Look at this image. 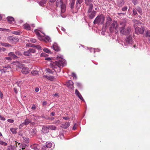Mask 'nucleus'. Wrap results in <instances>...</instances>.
<instances>
[{"instance_id": "nucleus-35", "label": "nucleus", "mask_w": 150, "mask_h": 150, "mask_svg": "<svg viewBox=\"0 0 150 150\" xmlns=\"http://www.w3.org/2000/svg\"><path fill=\"white\" fill-rule=\"evenodd\" d=\"M27 145L25 144H21L19 146L20 148L22 149L23 150L25 149Z\"/></svg>"}, {"instance_id": "nucleus-12", "label": "nucleus", "mask_w": 150, "mask_h": 150, "mask_svg": "<svg viewBox=\"0 0 150 150\" xmlns=\"http://www.w3.org/2000/svg\"><path fill=\"white\" fill-rule=\"evenodd\" d=\"M66 85L69 88L71 89H72L74 88L73 82L71 80H69L67 82Z\"/></svg>"}, {"instance_id": "nucleus-23", "label": "nucleus", "mask_w": 150, "mask_h": 150, "mask_svg": "<svg viewBox=\"0 0 150 150\" xmlns=\"http://www.w3.org/2000/svg\"><path fill=\"white\" fill-rule=\"evenodd\" d=\"M31 120L30 119L26 118L24 122H23V124L25 125H27L31 122Z\"/></svg>"}, {"instance_id": "nucleus-13", "label": "nucleus", "mask_w": 150, "mask_h": 150, "mask_svg": "<svg viewBox=\"0 0 150 150\" xmlns=\"http://www.w3.org/2000/svg\"><path fill=\"white\" fill-rule=\"evenodd\" d=\"M112 21V19L110 16H108V17H107L106 19V27H108L109 26V25L111 23Z\"/></svg>"}, {"instance_id": "nucleus-26", "label": "nucleus", "mask_w": 150, "mask_h": 150, "mask_svg": "<svg viewBox=\"0 0 150 150\" xmlns=\"http://www.w3.org/2000/svg\"><path fill=\"white\" fill-rule=\"evenodd\" d=\"M52 144L50 142H46L45 143V146L48 148H50L52 147Z\"/></svg>"}, {"instance_id": "nucleus-31", "label": "nucleus", "mask_w": 150, "mask_h": 150, "mask_svg": "<svg viewBox=\"0 0 150 150\" xmlns=\"http://www.w3.org/2000/svg\"><path fill=\"white\" fill-rule=\"evenodd\" d=\"M49 129L52 130H55L57 129L56 127L54 125H51L49 126Z\"/></svg>"}, {"instance_id": "nucleus-51", "label": "nucleus", "mask_w": 150, "mask_h": 150, "mask_svg": "<svg viewBox=\"0 0 150 150\" xmlns=\"http://www.w3.org/2000/svg\"><path fill=\"white\" fill-rule=\"evenodd\" d=\"M15 54L17 56L18 55H21V54L20 51H16L15 52Z\"/></svg>"}, {"instance_id": "nucleus-5", "label": "nucleus", "mask_w": 150, "mask_h": 150, "mask_svg": "<svg viewBox=\"0 0 150 150\" xmlns=\"http://www.w3.org/2000/svg\"><path fill=\"white\" fill-rule=\"evenodd\" d=\"M109 30L111 33L113 32L115 30V32L118 28V25L117 22L116 21H113L112 23L109 25Z\"/></svg>"}, {"instance_id": "nucleus-14", "label": "nucleus", "mask_w": 150, "mask_h": 150, "mask_svg": "<svg viewBox=\"0 0 150 150\" xmlns=\"http://www.w3.org/2000/svg\"><path fill=\"white\" fill-rule=\"evenodd\" d=\"M23 74H26L29 73V69L27 67H23L21 71Z\"/></svg>"}, {"instance_id": "nucleus-61", "label": "nucleus", "mask_w": 150, "mask_h": 150, "mask_svg": "<svg viewBox=\"0 0 150 150\" xmlns=\"http://www.w3.org/2000/svg\"><path fill=\"white\" fill-rule=\"evenodd\" d=\"M36 107L35 105H33L31 107V109L33 110H35L36 109Z\"/></svg>"}, {"instance_id": "nucleus-45", "label": "nucleus", "mask_w": 150, "mask_h": 150, "mask_svg": "<svg viewBox=\"0 0 150 150\" xmlns=\"http://www.w3.org/2000/svg\"><path fill=\"white\" fill-rule=\"evenodd\" d=\"M23 139L26 143H28L29 138L25 137H23Z\"/></svg>"}, {"instance_id": "nucleus-21", "label": "nucleus", "mask_w": 150, "mask_h": 150, "mask_svg": "<svg viewBox=\"0 0 150 150\" xmlns=\"http://www.w3.org/2000/svg\"><path fill=\"white\" fill-rule=\"evenodd\" d=\"M124 4V2L123 0H118L117 1V5L118 6L122 7Z\"/></svg>"}, {"instance_id": "nucleus-4", "label": "nucleus", "mask_w": 150, "mask_h": 150, "mask_svg": "<svg viewBox=\"0 0 150 150\" xmlns=\"http://www.w3.org/2000/svg\"><path fill=\"white\" fill-rule=\"evenodd\" d=\"M105 20V18L104 15L101 14L98 16L94 20L93 23L94 24L102 25L104 23Z\"/></svg>"}, {"instance_id": "nucleus-1", "label": "nucleus", "mask_w": 150, "mask_h": 150, "mask_svg": "<svg viewBox=\"0 0 150 150\" xmlns=\"http://www.w3.org/2000/svg\"><path fill=\"white\" fill-rule=\"evenodd\" d=\"M65 60L59 57H57V60L54 62H51L50 64L51 67L56 72L60 71L61 69L66 65Z\"/></svg>"}, {"instance_id": "nucleus-15", "label": "nucleus", "mask_w": 150, "mask_h": 150, "mask_svg": "<svg viewBox=\"0 0 150 150\" xmlns=\"http://www.w3.org/2000/svg\"><path fill=\"white\" fill-rule=\"evenodd\" d=\"M49 126L48 127L44 126H43L42 129V131L44 133H48L49 132Z\"/></svg>"}, {"instance_id": "nucleus-58", "label": "nucleus", "mask_w": 150, "mask_h": 150, "mask_svg": "<svg viewBox=\"0 0 150 150\" xmlns=\"http://www.w3.org/2000/svg\"><path fill=\"white\" fill-rule=\"evenodd\" d=\"M13 33L16 35H19L20 34V32L16 31L13 32Z\"/></svg>"}, {"instance_id": "nucleus-28", "label": "nucleus", "mask_w": 150, "mask_h": 150, "mask_svg": "<svg viewBox=\"0 0 150 150\" xmlns=\"http://www.w3.org/2000/svg\"><path fill=\"white\" fill-rule=\"evenodd\" d=\"M7 150H16V148L15 146L10 145L8 146Z\"/></svg>"}, {"instance_id": "nucleus-47", "label": "nucleus", "mask_w": 150, "mask_h": 150, "mask_svg": "<svg viewBox=\"0 0 150 150\" xmlns=\"http://www.w3.org/2000/svg\"><path fill=\"white\" fill-rule=\"evenodd\" d=\"M76 8L78 10L79 9L81 6V5L80 4H79L77 2L76 3Z\"/></svg>"}, {"instance_id": "nucleus-30", "label": "nucleus", "mask_w": 150, "mask_h": 150, "mask_svg": "<svg viewBox=\"0 0 150 150\" xmlns=\"http://www.w3.org/2000/svg\"><path fill=\"white\" fill-rule=\"evenodd\" d=\"M1 45L2 46H4L5 47H10L11 46V45L10 44L5 42H1Z\"/></svg>"}, {"instance_id": "nucleus-3", "label": "nucleus", "mask_w": 150, "mask_h": 150, "mask_svg": "<svg viewBox=\"0 0 150 150\" xmlns=\"http://www.w3.org/2000/svg\"><path fill=\"white\" fill-rule=\"evenodd\" d=\"M56 5L57 7H60L61 13V16L63 18H65V15H63L62 13H64L66 10V5L63 3V1L61 0H57L56 2Z\"/></svg>"}, {"instance_id": "nucleus-41", "label": "nucleus", "mask_w": 150, "mask_h": 150, "mask_svg": "<svg viewBox=\"0 0 150 150\" xmlns=\"http://www.w3.org/2000/svg\"><path fill=\"white\" fill-rule=\"evenodd\" d=\"M0 144L5 146H7V143L1 140H0Z\"/></svg>"}, {"instance_id": "nucleus-55", "label": "nucleus", "mask_w": 150, "mask_h": 150, "mask_svg": "<svg viewBox=\"0 0 150 150\" xmlns=\"http://www.w3.org/2000/svg\"><path fill=\"white\" fill-rule=\"evenodd\" d=\"M132 2L135 5L138 3L137 0H132Z\"/></svg>"}, {"instance_id": "nucleus-59", "label": "nucleus", "mask_w": 150, "mask_h": 150, "mask_svg": "<svg viewBox=\"0 0 150 150\" xmlns=\"http://www.w3.org/2000/svg\"><path fill=\"white\" fill-rule=\"evenodd\" d=\"M83 1V0H77L76 2L78 3L79 4H80L82 3Z\"/></svg>"}, {"instance_id": "nucleus-50", "label": "nucleus", "mask_w": 150, "mask_h": 150, "mask_svg": "<svg viewBox=\"0 0 150 150\" xmlns=\"http://www.w3.org/2000/svg\"><path fill=\"white\" fill-rule=\"evenodd\" d=\"M41 149L42 150H48V148L46 147L45 145H43Z\"/></svg>"}, {"instance_id": "nucleus-11", "label": "nucleus", "mask_w": 150, "mask_h": 150, "mask_svg": "<svg viewBox=\"0 0 150 150\" xmlns=\"http://www.w3.org/2000/svg\"><path fill=\"white\" fill-rule=\"evenodd\" d=\"M132 37L131 35H129L125 39L126 42L127 44H132Z\"/></svg>"}, {"instance_id": "nucleus-40", "label": "nucleus", "mask_w": 150, "mask_h": 150, "mask_svg": "<svg viewBox=\"0 0 150 150\" xmlns=\"http://www.w3.org/2000/svg\"><path fill=\"white\" fill-rule=\"evenodd\" d=\"M34 32L38 36V37H40V35L39 32L37 30H35Z\"/></svg>"}, {"instance_id": "nucleus-22", "label": "nucleus", "mask_w": 150, "mask_h": 150, "mask_svg": "<svg viewBox=\"0 0 150 150\" xmlns=\"http://www.w3.org/2000/svg\"><path fill=\"white\" fill-rule=\"evenodd\" d=\"M8 21L9 23H13L14 22V18L11 16H8L7 18Z\"/></svg>"}, {"instance_id": "nucleus-24", "label": "nucleus", "mask_w": 150, "mask_h": 150, "mask_svg": "<svg viewBox=\"0 0 150 150\" xmlns=\"http://www.w3.org/2000/svg\"><path fill=\"white\" fill-rule=\"evenodd\" d=\"M47 0H41L40 2H38V4L40 6H43L46 3Z\"/></svg>"}, {"instance_id": "nucleus-57", "label": "nucleus", "mask_w": 150, "mask_h": 150, "mask_svg": "<svg viewBox=\"0 0 150 150\" xmlns=\"http://www.w3.org/2000/svg\"><path fill=\"white\" fill-rule=\"evenodd\" d=\"M30 41L31 42L33 43H35L36 42V40L35 39H31L30 40Z\"/></svg>"}, {"instance_id": "nucleus-27", "label": "nucleus", "mask_w": 150, "mask_h": 150, "mask_svg": "<svg viewBox=\"0 0 150 150\" xmlns=\"http://www.w3.org/2000/svg\"><path fill=\"white\" fill-rule=\"evenodd\" d=\"M23 27L26 30H30V25L27 23L23 25Z\"/></svg>"}, {"instance_id": "nucleus-56", "label": "nucleus", "mask_w": 150, "mask_h": 150, "mask_svg": "<svg viewBox=\"0 0 150 150\" xmlns=\"http://www.w3.org/2000/svg\"><path fill=\"white\" fill-rule=\"evenodd\" d=\"M32 73L34 75H36L38 74V71L36 70L32 71Z\"/></svg>"}, {"instance_id": "nucleus-62", "label": "nucleus", "mask_w": 150, "mask_h": 150, "mask_svg": "<svg viewBox=\"0 0 150 150\" xmlns=\"http://www.w3.org/2000/svg\"><path fill=\"white\" fill-rule=\"evenodd\" d=\"M90 51L91 52H94V53L96 52V51L95 50V49H94L93 48H90Z\"/></svg>"}, {"instance_id": "nucleus-60", "label": "nucleus", "mask_w": 150, "mask_h": 150, "mask_svg": "<svg viewBox=\"0 0 150 150\" xmlns=\"http://www.w3.org/2000/svg\"><path fill=\"white\" fill-rule=\"evenodd\" d=\"M47 55L45 53L43 52L40 55L41 56H44V57H46Z\"/></svg>"}, {"instance_id": "nucleus-46", "label": "nucleus", "mask_w": 150, "mask_h": 150, "mask_svg": "<svg viewBox=\"0 0 150 150\" xmlns=\"http://www.w3.org/2000/svg\"><path fill=\"white\" fill-rule=\"evenodd\" d=\"M133 14L134 16H135L137 14V11L134 8L132 10Z\"/></svg>"}, {"instance_id": "nucleus-53", "label": "nucleus", "mask_w": 150, "mask_h": 150, "mask_svg": "<svg viewBox=\"0 0 150 150\" xmlns=\"http://www.w3.org/2000/svg\"><path fill=\"white\" fill-rule=\"evenodd\" d=\"M4 59L7 60L8 61H11L12 60V59L10 57H6Z\"/></svg>"}, {"instance_id": "nucleus-39", "label": "nucleus", "mask_w": 150, "mask_h": 150, "mask_svg": "<svg viewBox=\"0 0 150 150\" xmlns=\"http://www.w3.org/2000/svg\"><path fill=\"white\" fill-rule=\"evenodd\" d=\"M10 131L12 132V133L13 134H15L17 133V132L16 131V129L14 128H11L10 129Z\"/></svg>"}, {"instance_id": "nucleus-42", "label": "nucleus", "mask_w": 150, "mask_h": 150, "mask_svg": "<svg viewBox=\"0 0 150 150\" xmlns=\"http://www.w3.org/2000/svg\"><path fill=\"white\" fill-rule=\"evenodd\" d=\"M33 116H34V120L35 121H36L38 119H40L41 116H35L34 115H33Z\"/></svg>"}, {"instance_id": "nucleus-52", "label": "nucleus", "mask_w": 150, "mask_h": 150, "mask_svg": "<svg viewBox=\"0 0 150 150\" xmlns=\"http://www.w3.org/2000/svg\"><path fill=\"white\" fill-rule=\"evenodd\" d=\"M71 76L74 78H75L76 79H77V77L76 74L74 72H72L71 74Z\"/></svg>"}, {"instance_id": "nucleus-36", "label": "nucleus", "mask_w": 150, "mask_h": 150, "mask_svg": "<svg viewBox=\"0 0 150 150\" xmlns=\"http://www.w3.org/2000/svg\"><path fill=\"white\" fill-rule=\"evenodd\" d=\"M44 40L45 42H50L51 41L50 38L49 36H46Z\"/></svg>"}, {"instance_id": "nucleus-8", "label": "nucleus", "mask_w": 150, "mask_h": 150, "mask_svg": "<svg viewBox=\"0 0 150 150\" xmlns=\"http://www.w3.org/2000/svg\"><path fill=\"white\" fill-rule=\"evenodd\" d=\"M35 50L33 48H30L28 50L25 51L23 53V54L26 56H31L35 52Z\"/></svg>"}, {"instance_id": "nucleus-43", "label": "nucleus", "mask_w": 150, "mask_h": 150, "mask_svg": "<svg viewBox=\"0 0 150 150\" xmlns=\"http://www.w3.org/2000/svg\"><path fill=\"white\" fill-rule=\"evenodd\" d=\"M76 86L79 88H81L82 87L81 83L79 82H76Z\"/></svg>"}, {"instance_id": "nucleus-38", "label": "nucleus", "mask_w": 150, "mask_h": 150, "mask_svg": "<svg viewBox=\"0 0 150 150\" xmlns=\"http://www.w3.org/2000/svg\"><path fill=\"white\" fill-rule=\"evenodd\" d=\"M145 36L146 37H150V30H147L146 32Z\"/></svg>"}, {"instance_id": "nucleus-16", "label": "nucleus", "mask_w": 150, "mask_h": 150, "mask_svg": "<svg viewBox=\"0 0 150 150\" xmlns=\"http://www.w3.org/2000/svg\"><path fill=\"white\" fill-rule=\"evenodd\" d=\"M52 48H53L55 51H58L60 50L59 47L57 46V44L56 43H54Z\"/></svg>"}, {"instance_id": "nucleus-29", "label": "nucleus", "mask_w": 150, "mask_h": 150, "mask_svg": "<svg viewBox=\"0 0 150 150\" xmlns=\"http://www.w3.org/2000/svg\"><path fill=\"white\" fill-rule=\"evenodd\" d=\"M44 77H46L48 80L51 81H54V77L53 76H44Z\"/></svg>"}, {"instance_id": "nucleus-9", "label": "nucleus", "mask_w": 150, "mask_h": 150, "mask_svg": "<svg viewBox=\"0 0 150 150\" xmlns=\"http://www.w3.org/2000/svg\"><path fill=\"white\" fill-rule=\"evenodd\" d=\"M93 0H84V4L88 7V8H93Z\"/></svg>"}, {"instance_id": "nucleus-7", "label": "nucleus", "mask_w": 150, "mask_h": 150, "mask_svg": "<svg viewBox=\"0 0 150 150\" xmlns=\"http://www.w3.org/2000/svg\"><path fill=\"white\" fill-rule=\"evenodd\" d=\"M145 30L144 26H141V28L137 27L135 28V33L137 35L143 34Z\"/></svg>"}, {"instance_id": "nucleus-48", "label": "nucleus", "mask_w": 150, "mask_h": 150, "mask_svg": "<svg viewBox=\"0 0 150 150\" xmlns=\"http://www.w3.org/2000/svg\"><path fill=\"white\" fill-rule=\"evenodd\" d=\"M4 69H6L7 70H10L11 69V67L8 65H6L3 66Z\"/></svg>"}, {"instance_id": "nucleus-17", "label": "nucleus", "mask_w": 150, "mask_h": 150, "mask_svg": "<svg viewBox=\"0 0 150 150\" xmlns=\"http://www.w3.org/2000/svg\"><path fill=\"white\" fill-rule=\"evenodd\" d=\"M75 93L76 96H77L79 99L82 100L84 101V99L82 97V96L78 91L77 89H76L75 91Z\"/></svg>"}, {"instance_id": "nucleus-33", "label": "nucleus", "mask_w": 150, "mask_h": 150, "mask_svg": "<svg viewBox=\"0 0 150 150\" xmlns=\"http://www.w3.org/2000/svg\"><path fill=\"white\" fill-rule=\"evenodd\" d=\"M136 10L139 13V14L141 15H142L143 13L142 10L140 7H138Z\"/></svg>"}, {"instance_id": "nucleus-25", "label": "nucleus", "mask_w": 150, "mask_h": 150, "mask_svg": "<svg viewBox=\"0 0 150 150\" xmlns=\"http://www.w3.org/2000/svg\"><path fill=\"white\" fill-rule=\"evenodd\" d=\"M75 1L76 0H72L70 3V7L71 9H73L74 8Z\"/></svg>"}, {"instance_id": "nucleus-19", "label": "nucleus", "mask_w": 150, "mask_h": 150, "mask_svg": "<svg viewBox=\"0 0 150 150\" xmlns=\"http://www.w3.org/2000/svg\"><path fill=\"white\" fill-rule=\"evenodd\" d=\"M37 130L35 128L30 129V134L33 136H35L36 134Z\"/></svg>"}, {"instance_id": "nucleus-44", "label": "nucleus", "mask_w": 150, "mask_h": 150, "mask_svg": "<svg viewBox=\"0 0 150 150\" xmlns=\"http://www.w3.org/2000/svg\"><path fill=\"white\" fill-rule=\"evenodd\" d=\"M43 51L45 52L49 53L50 52V50L48 48H46L43 49Z\"/></svg>"}, {"instance_id": "nucleus-49", "label": "nucleus", "mask_w": 150, "mask_h": 150, "mask_svg": "<svg viewBox=\"0 0 150 150\" xmlns=\"http://www.w3.org/2000/svg\"><path fill=\"white\" fill-rule=\"evenodd\" d=\"M46 71L47 72L52 74L54 72L52 71L49 68L46 69Z\"/></svg>"}, {"instance_id": "nucleus-6", "label": "nucleus", "mask_w": 150, "mask_h": 150, "mask_svg": "<svg viewBox=\"0 0 150 150\" xmlns=\"http://www.w3.org/2000/svg\"><path fill=\"white\" fill-rule=\"evenodd\" d=\"M96 11L93 10V8H88L87 12V16L89 19H92L95 16Z\"/></svg>"}, {"instance_id": "nucleus-2", "label": "nucleus", "mask_w": 150, "mask_h": 150, "mask_svg": "<svg viewBox=\"0 0 150 150\" xmlns=\"http://www.w3.org/2000/svg\"><path fill=\"white\" fill-rule=\"evenodd\" d=\"M126 23L127 21L125 20L120 22V25L121 26L120 27L119 30L121 35H127L129 34L131 31V28L127 26Z\"/></svg>"}, {"instance_id": "nucleus-63", "label": "nucleus", "mask_w": 150, "mask_h": 150, "mask_svg": "<svg viewBox=\"0 0 150 150\" xmlns=\"http://www.w3.org/2000/svg\"><path fill=\"white\" fill-rule=\"evenodd\" d=\"M23 64H21L20 65H18V67L20 68V69H22L23 67H23Z\"/></svg>"}, {"instance_id": "nucleus-18", "label": "nucleus", "mask_w": 150, "mask_h": 150, "mask_svg": "<svg viewBox=\"0 0 150 150\" xmlns=\"http://www.w3.org/2000/svg\"><path fill=\"white\" fill-rule=\"evenodd\" d=\"M8 56L10 57L11 58L13 59H17L18 58L17 56H16L15 53H14L13 52H10L8 54Z\"/></svg>"}, {"instance_id": "nucleus-10", "label": "nucleus", "mask_w": 150, "mask_h": 150, "mask_svg": "<svg viewBox=\"0 0 150 150\" xmlns=\"http://www.w3.org/2000/svg\"><path fill=\"white\" fill-rule=\"evenodd\" d=\"M8 40L10 41L16 43L19 41V39L15 37L9 36L8 38Z\"/></svg>"}, {"instance_id": "nucleus-64", "label": "nucleus", "mask_w": 150, "mask_h": 150, "mask_svg": "<svg viewBox=\"0 0 150 150\" xmlns=\"http://www.w3.org/2000/svg\"><path fill=\"white\" fill-rule=\"evenodd\" d=\"M7 121L10 123H13L14 122V120L12 119H8Z\"/></svg>"}, {"instance_id": "nucleus-37", "label": "nucleus", "mask_w": 150, "mask_h": 150, "mask_svg": "<svg viewBox=\"0 0 150 150\" xmlns=\"http://www.w3.org/2000/svg\"><path fill=\"white\" fill-rule=\"evenodd\" d=\"M8 70H7L6 69H0V73H1V74L3 73H5L6 72H8Z\"/></svg>"}, {"instance_id": "nucleus-20", "label": "nucleus", "mask_w": 150, "mask_h": 150, "mask_svg": "<svg viewBox=\"0 0 150 150\" xmlns=\"http://www.w3.org/2000/svg\"><path fill=\"white\" fill-rule=\"evenodd\" d=\"M61 126L62 128L66 129L67 128L70 126V123L69 122H66L65 124H62Z\"/></svg>"}, {"instance_id": "nucleus-32", "label": "nucleus", "mask_w": 150, "mask_h": 150, "mask_svg": "<svg viewBox=\"0 0 150 150\" xmlns=\"http://www.w3.org/2000/svg\"><path fill=\"white\" fill-rule=\"evenodd\" d=\"M31 47H36L38 50L41 49V47L39 45H32L30 46Z\"/></svg>"}, {"instance_id": "nucleus-54", "label": "nucleus", "mask_w": 150, "mask_h": 150, "mask_svg": "<svg viewBox=\"0 0 150 150\" xmlns=\"http://www.w3.org/2000/svg\"><path fill=\"white\" fill-rule=\"evenodd\" d=\"M127 6H125L123 7L122 9V11H125L127 10Z\"/></svg>"}, {"instance_id": "nucleus-34", "label": "nucleus", "mask_w": 150, "mask_h": 150, "mask_svg": "<svg viewBox=\"0 0 150 150\" xmlns=\"http://www.w3.org/2000/svg\"><path fill=\"white\" fill-rule=\"evenodd\" d=\"M132 21L135 24H142V23L139 21L137 20L136 19H134L132 20Z\"/></svg>"}]
</instances>
